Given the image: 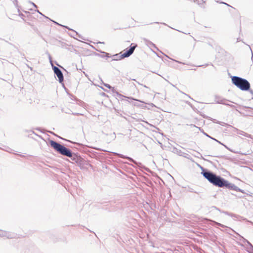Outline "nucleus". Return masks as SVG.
Segmentation results:
<instances>
[{"mask_svg": "<svg viewBox=\"0 0 253 253\" xmlns=\"http://www.w3.org/2000/svg\"><path fill=\"white\" fill-rule=\"evenodd\" d=\"M202 171L201 173L203 176L207 179L211 183L218 187H225L229 189L232 190V185L234 184L229 183L227 180L217 175L213 172L208 169L201 168Z\"/></svg>", "mask_w": 253, "mask_h": 253, "instance_id": "1", "label": "nucleus"}, {"mask_svg": "<svg viewBox=\"0 0 253 253\" xmlns=\"http://www.w3.org/2000/svg\"><path fill=\"white\" fill-rule=\"evenodd\" d=\"M49 144L51 147L59 154L70 158L72 161L76 163H80L81 162L80 156L77 153L72 152L70 149L66 147L63 145L52 140L49 141Z\"/></svg>", "mask_w": 253, "mask_h": 253, "instance_id": "2", "label": "nucleus"}, {"mask_svg": "<svg viewBox=\"0 0 253 253\" xmlns=\"http://www.w3.org/2000/svg\"><path fill=\"white\" fill-rule=\"evenodd\" d=\"M231 80L233 84L241 90L248 91L250 90L251 85L246 79L238 76H232Z\"/></svg>", "mask_w": 253, "mask_h": 253, "instance_id": "3", "label": "nucleus"}, {"mask_svg": "<svg viewBox=\"0 0 253 253\" xmlns=\"http://www.w3.org/2000/svg\"><path fill=\"white\" fill-rule=\"evenodd\" d=\"M137 46V45L136 44L131 43L129 48L128 49H126L123 54L121 55H120L119 54L114 55V56L117 57V58L115 60H121L124 58L128 57L133 53Z\"/></svg>", "mask_w": 253, "mask_h": 253, "instance_id": "4", "label": "nucleus"}, {"mask_svg": "<svg viewBox=\"0 0 253 253\" xmlns=\"http://www.w3.org/2000/svg\"><path fill=\"white\" fill-rule=\"evenodd\" d=\"M49 59L50 60V62L52 67V69L54 71V74L56 75L57 77L58 78V81L60 83H62L64 81V76L61 70L58 68L54 66L52 63L51 57L50 55H49Z\"/></svg>", "mask_w": 253, "mask_h": 253, "instance_id": "5", "label": "nucleus"}, {"mask_svg": "<svg viewBox=\"0 0 253 253\" xmlns=\"http://www.w3.org/2000/svg\"><path fill=\"white\" fill-rule=\"evenodd\" d=\"M113 154H114V155L117 156L120 158L126 159L128 160V161H129L130 162H132L133 163H134V164H135L136 165H138V163L137 162H136L134 160H133L132 158H131L129 157L126 156L123 154H119V153H118L116 152H113Z\"/></svg>", "mask_w": 253, "mask_h": 253, "instance_id": "6", "label": "nucleus"}, {"mask_svg": "<svg viewBox=\"0 0 253 253\" xmlns=\"http://www.w3.org/2000/svg\"><path fill=\"white\" fill-rule=\"evenodd\" d=\"M234 132H236L237 134L245 136L247 137L253 139V136L251 135V134H249L242 130H239L237 128L234 127Z\"/></svg>", "mask_w": 253, "mask_h": 253, "instance_id": "7", "label": "nucleus"}, {"mask_svg": "<svg viewBox=\"0 0 253 253\" xmlns=\"http://www.w3.org/2000/svg\"><path fill=\"white\" fill-rule=\"evenodd\" d=\"M0 237H6L7 238H13L12 235L9 232L0 230Z\"/></svg>", "mask_w": 253, "mask_h": 253, "instance_id": "8", "label": "nucleus"}, {"mask_svg": "<svg viewBox=\"0 0 253 253\" xmlns=\"http://www.w3.org/2000/svg\"><path fill=\"white\" fill-rule=\"evenodd\" d=\"M215 98H216V102L217 103L224 104L226 105H229L228 104L226 103V102L227 101V100H226L225 99L221 98L219 97H216Z\"/></svg>", "mask_w": 253, "mask_h": 253, "instance_id": "9", "label": "nucleus"}, {"mask_svg": "<svg viewBox=\"0 0 253 253\" xmlns=\"http://www.w3.org/2000/svg\"><path fill=\"white\" fill-rule=\"evenodd\" d=\"M237 234L240 236V237L244 240V242H246L250 246V248L253 251L252 253H253V246L252 245V244L247 239H245L243 237L240 235L238 233H237Z\"/></svg>", "mask_w": 253, "mask_h": 253, "instance_id": "10", "label": "nucleus"}, {"mask_svg": "<svg viewBox=\"0 0 253 253\" xmlns=\"http://www.w3.org/2000/svg\"><path fill=\"white\" fill-rule=\"evenodd\" d=\"M146 42H147V44L149 45V46H151L153 47L154 48H157V47L156 46L155 44H154L151 41H149L148 40H146Z\"/></svg>", "mask_w": 253, "mask_h": 253, "instance_id": "11", "label": "nucleus"}, {"mask_svg": "<svg viewBox=\"0 0 253 253\" xmlns=\"http://www.w3.org/2000/svg\"><path fill=\"white\" fill-rule=\"evenodd\" d=\"M53 21V23H55L56 24H57L58 25H59V26H62V27H64L68 29V30H70V28H69L68 27L66 26L62 25H61L60 24H59L58 23H57V22H55L54 21Z\"/></svg>", "mask_w": 253, "mask_h": 253, "instance_id": "12", "label": "nucleus"}, {"mask_svg": "<svg viewBox=\"0 0 253 253\" xmlns=\"http://www.w3.org/2000/svg\"><path fill=\"white\" fill-rule=\"evenodd\" d=\"M232 190L237 191V190H240L239 188L236 186L235 184L232 185Z\"/></svg>", "mask_w": 253, "mask_h": 253, "instance_id": "13", "label": "nucleus"}, {"mask_svg": "<svg viewBox=\"0 0 253 253\" xmlns=\"http://www.w3.org/2000/svg\"><path fill=\"white\" fill-rule=\"evenodd\" d=\"M223 213H224V214H225L226 215H230V216H231L236 217V215H234V214H233L232 213H229L227 211H223Z\"/></svg>", "mask_w": 253, "mask_h": 253, "instance_id": "14", "label": "nucleus"}, {"mask_svg": "<svg viewBox=\"0 0 253 253\" xmlns=\"http://www.w3.org/2000/svg\"><path fill=\"white\" fill-rule=\"evenodd\" d=\"M104 85L106 87H107V88H109V89H111V88H114L113 87H112L110 84H105V83H103Z\"/></svg>", "mask_w": 253, "mask_h": 253, "instance_id": "15", "label": "nucleus"}, {"mask_svg": "<svg viewBox=\"0 0 253 253\" xmlns=\"http://www.w3.org/2000/svg\"><path fill=\"white\" fill-rule=\"evenodd\" d=\"M214 223L215 224L218 225V226H219L220 227H224L225 226L220 223H218V222H215V221H214Z\"/></svg>", "mask_w": 253, "mask_h": 253, "instance_id": "16", "label": "nucleus"}, {"mask_svg": "<svg viewBox=\"0 0 253 253\" xmlns=\"http://www.w3.org/2000/svg\"><path fill=\"white\" fill-rule=\"evenodd\" d=\"M213 140H214L216 141V142H217L218 143H219L221 144V145H223V146H224L225 147H226L227 149H228V148H227V146H225V145H224L223 144L221 143L220 141H218V140H216V139L213 138Z\"/></svg>", "mask_w": 253, "mask_h": 253, "instance_id": "17", "label": "nucleus"}, {"mask_svg": "<svg viewBox=\"0 0 253 253\" xmlns=\"http://www.w3.org/2000/svg\"><path fill=\"white\" fill-rule=\"evenodd\" d=\"M70 30H71V31H73L75 33L76 36H78V37H80V35H79L78 33L77 32H76L75 31L73 30L72 29H70Z\"/></svg>", "mask_w": 253, "mask_h": 253, "instance_id": "18", "label": "nucleus"}, {"mask_svg": "<svg viewBox=\"0 0 253 253\" xmlns=\"http://www.w3.org/2000/svg\"><path fill=\"white\" fill-rule=\"evenodd\" d=\"M117 93L118 96H119V97H125V98L126 97V96H124V95H122L121 94H119L118 92Z\"/></svg>", "mask_w": 253, "mask_h": 253, "instance_id": "19", "label": "nucleus"}, {"mask_svg": "<svg viewBox=\"0 0 253 253\" xmlns=\"http://www.w3.org/2000/svg\"><path fill=\"white\" fill-rule=\"evenodd\" d=\"M94 149H95V150H97L103 151H105V152L106 151V150H104L101 149L100 148H94Z\"/></svg>", "mask_w": 253, "mask_h": 253, "instance_id": "20", "label": "nucleus"}, {"mask_svg": "<svg viewBox=\"0 0 253 253\" xmlns=\"http://www.w3.org/2000/svg\"><path fill=\"white\" fill-rule=\"evenodd\" d=\"M239 190H237V191H239V192H242V193H245V192L243 190L239 188Z\"/></svg>", "mask_w": 253, "mask_h": 253, "instance_id": "21", "label": "nucleus"}, {"mask_svg": "<svg viewBox=\"0 0 253 253\" xmlns=\"http://www.w3.org/2000/svg\"><path fill=\"white\" fill-rule=\"evenodd\" d=\"M103 53H104L105 54V57H109V53H106V52H103Z\"/></svg>", "mask_w": 253, "mask_h": 253, "instance_id": "22", "label": "nucleus"}, {"mask_svg": "<svg viewBox=\"0 0 253 253\" xmlns=\"http://www.w3.org/2000/svg\"><path fill=\"white\" fill-rule=\"evenodd\" d=\"M13 2H14V3L16 5H17V3H18V0H14Z\"/></svg>", "mask_w": 253, "mask_h": 253, "instance_id": "23", "label": "nucleus"}, {"mask_svg": "<svg viewBox=\"0 0 253 253\" xmlns=\"http://www.w3.org/2000/svg\"><path fill=\"white\" fill-rule=\"evenodd\" d=\"M30 3H31V4H32V5H33L35 7H37V5H36L34 2H31V1H30Z\"/></svg>", "mask_w": 253, "mask_h": 253, "instance_id": "24", "label": "nucleus"}, {"mask_svg": "<svg viewBox=\"0 0 253 253\" xmlns=\"http://www.w3.org/2000/svg\"><path fill=\"white\" fill-rule=\"evenodd\" d=\"M204 134H205L207 136H208V137H210V138H211V139H213V138H212V137H211L210 136H209V135L208 134H207V133H205Z\"/></svg>", "mask_w": 253, "mask_h": 253, "instance_id": "25", "label": "nucleus"}, {"mask_svg": "<svg viewBox=\"0 0 253 253\" xmlns=\"http://www.w3.org/2000/svg\"><path fill=\"white\" fill-rule=\"evenodd\" d=\"M37 12H38L39 13H40V14H41V15H43H43L41 12H40V11H39L38 10H37ZM44 16L45 17H46V18H48V17H47L45 16L44 15Z\"/></svg>", "mask_w": 253, "mask_h": 253, "instance_id": "26", "label": "nucleus"}, {"mask_svg": "<svg viewBox=\"0 0 253 253\" xmlns=\"http://www.w3.org/2000/svg\"><path fill=\"white\" fill-rule=\"evenodd\" d=\"M138 83L139 84H140V83ZM141 85H143L144 87H146V88H148V89L149 88L148 86H146V85H143L142 84H141Z\"/></svg>", "mask_w": 253, "mask_h": 253, "instance_id": "27", "label": "nucleus"}, {"mask_svg": "<svg viewBox=\"0 0 253 253\" xmlns=\"http://www.w3.org/2000/svg\"><path fill=\"white\" fill-rule=\"evenodd\" d=\"M248 91H250V92L252 95H253V90H252V89H250V90H249Z\"/></svg>", "mask_w": 253, "mask_h": 253, "instance_id": "28", "label": "nucleus"}, {"mask_svg": "<svg viewBox=\"0 0 253 253\" xmlns=\"http://www.w3.org/2000/svg\"><path fill=\"white\" fill-rule=\"evenodd\" d=\"M113 136L114 137V138L115 139L116 137V134L115 132L113 133Z\"/></svg>", "mask_w": 253, "mask_h": 253, "instance_id": "29", "label": "nucleus"}, {"mask_svg": "<svg viewBox=\"0 0 253 253\" xmlns=\"http://www.w3.org/2000/svg\"><path fill=\"white\" fill-rule=\"evenodd\" d=\"M186 103L188 104L189 106H190L191 107H192V104L190 103V102H186Z\"/></svg>", "mask_w": 253, "mask_h": 253, "instance_id": "30", "label": "nucleus"}, {"mask_svg": "<svg viewBox=\"0 0 253 253\" xmlns=\"http://www.w3.org/2000/svg\"><path fill=\"white\" fill-rule=\"evenodd\" d=\"M240 41H241V39H240V38H237V42H240Z\"/></svg>", "mask_w": 253, "mask_h": 253, "instance_id": "31", "label": "nucleus"}, {"mask_svg": "<svg viewBox=\"0 0 253 253\" xmlns=\"http://www.w3.org/2000/svg\"><path fill=\"white\" fill-rule=\"evenodd\" d=\"M73 114L75 115H80V114H79V113H73Z\"/></svg>", "mask_w": 253, "mask_h": 253, "instance_id": "32", "label": "nucleus"}, {"mask_svg": "<svg viewBox=\"0 0 253 253\" xmlns=\"http://www.w3.org/2000/svg\"><path fill=\"white\" fill-rule=\"evenodd\" d=\"M222 3H223V4H226V5H228V6H230L229 4H227V3H225V2H222Z\"/></svg>", "mask_w": 253, "mask_h": 253, "instance_id": "33", "label": "nucleus"}, {"mask_svg": "<svg viewBox=\"0 0 253 253\" xmlns=\"http://www.w3.org/2000/svg\"><path fill=\"white\" fill-rule=\"evenodd\" d=\"M128 98H129V97H128ZM130 99H132V100H134V99H133V98L132 97H130ZM135 100H136V99H135Z\"/></svg>", "mask_w": 253, "mask_h": 253, "instance_id": "34", "label": "nucleus"}, {"mask_svg": "<svg viewBox=\"0 0 253 253\" xmlns=\"http://www.w3.org/2000/svg\"><path fill=\"white\" fill-rule=\"evenodd\" d=\"M253 52L252 51V59H253Z\"/></svg>", "mask_w": 253, "mask_h": 253, "instance_id": "35", "label": "nucleus"}, {"mask_svg": "<svg viewBox=\"0 0 253 253\" xmlns=\"http://www.w3.org/2000/svg\"><path fill=\"white\" fill-rule=\"evenodd\" d=\"M28 68H30L31 70H32V68L31 67H30L29 66H27Z\"/></svg>", "mask_w": 253, "mask_h": 253, "instance_id": "36", "label": "nucleus"}, {"mask_svg": "<svg viewBox=\"0 0 253 253\" xmlns=\"http://www.w3.org/2000/svg\"><path fill=\"white\" fill-rule=\"evenodd\" d=\"M98 43H103L104 42H99Z\"/></svg>", "mask_w": 253, "mask_h": 253, "instance_id": "37", "label": "nucleus"}, {"mask_svg": "<svg viewBox=\"0 0 253 253\" xmlns=\"http://www.w3.org/2000/svg\"><path fill=\"white\" fill-rule=\"evenodd\" d=\"M187 96H188L189 98H191L190 96L188 95Z\"/></svg>", "mask_w": 253, "mask_h": 253, "instance_id": "38", "label": "nucleus"}]
</instances>
